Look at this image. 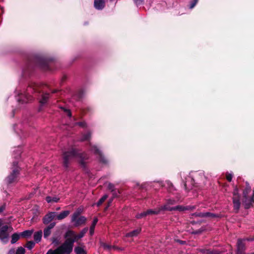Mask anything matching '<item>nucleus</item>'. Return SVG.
Returning <instances> with one entry per match:
<instances>
[{"label":"nucleus","instance_id":"14","mask_svg":"<svg viewBox=\"0 0 254 254\" xmlns=\"http://www.w3.org/2000/svg\"><path fill=\"white\" fill-rule=\"evenodd\" d=\"M105 6L104 0H94V6L97 9H102Z\"/></svg>","mask_w":254,"mask_h":254},{"label":"nucleus","instance_id":"5","mask_svg":"<svg viewBox=\"0 0 254 254\" xmlns=\"http://www.w3.org/2000/svg\"><path fill=\"white\" fill-rule=\"evenodd\" d=\"M12 230V228L7 225L2 226L0 228V240L3 243L8 241L9 233Z\"/></svg>","mask_w":254,"mask_h":254},{"label":"nucleus","instance_id":"11","mask_svg":"<svg viewBox=\"0 0 254 254\" xmlns=\"http://www.w3.org/2000/svg\"><path fill=\"white\" fill-rule=\"evenodd\" d=\"M56 216V213L55 212H51L48 213L43 218V223L47 224L51 222Z\"/></svg>","mask_w":254,"mask_h":254},{"label":"nucleus","instance_id":"24","mask_svg":"<svg viewBox=\"0 0 254 254\" xmlns=\"http://www.w3.org/2000/svg\"><path fill=\"white\" fill-rule=\"evenodd\" d=\"M20 236H20V234H17V233L13 234L11 236V244L15 243L19 240Z\"/></svg>","mask_w":254,"mask_h":254},{"label":"nucleus","instance_id":"23","mask_svg":"<svg viewBox=\"0 0 254 254\" xmlns=\"http://www.w3.org/2000/svg\"><path fill=\"white\" fill-rule=\"evenodd\" d=\"M33 233V230H26L20 233V236L23 237L28 238L30 237Z\"/></svg>","mask_w":254,"mask_h":254},{"label":"nucleus","instance_id":"32","mask_svg":"<svg viewBox=\"0 0 254 254\" xmlns=\"http://www.w3.org/2000/svg\"><path fill=\"white\" fill-rule=\"evenodd\" d=\"M61 109L64 112H65V113H66L67 115L69 117H71V113L70 112V111L66 109V108L65 107H61Z\"/></svg>","mask_w":254,"mask_h":254},{"label":"nucleus","instance_id":"35","mask_svg":"<svg viewBox=\"0 0 254 254\" xmlns=\"http://www.w3.org/2000/svg\"><path fill=\"white\" fill-rule=\"evenodd\" d=\"M133 1L137 6L141 5L143 3V0H133Z\"/></svg>","mask_w":254,"mask_h":254},{"label":"nucleus","instance_id":"27","mask_svg":"<svg viewBox=\"0 0 254 254\" xmlns=\"http://www.w3.org/2000/svg\"><path fill=\"white\" fill-rule=\"evenodd\" d=\"M88 230V228L87 227L84 228L78 235H77V237L78 238V240L84 236V235L87 233Z\"/></svg>","mask_w":254,"mask_h":254},{"label":"nucleus","instance_id":"33","mask_svg":"<svg viewBox=\"0 0 254 254\" xmlns=\"http://www.w3.org/2000/svg\"><path fill=\"white\" fill-rule=\"evenodd\" d=\"M205 217L213 218V217H217V216L216 214H215L214 213L208 212H205Z\"/></svg>","mask_w":254,"mask_h":254},{"label":"nucleus","instance_id":"13","mask_svg":"<svg viewBox=\"0 0 254 254\" xmlns=\"http://www.w3.org/2000/svg\"><path fill=\"white\" fill-rule=\"evenodd\" d=\"M163 209H167V211H174V210H178L180 211H184V210L186 209L184 207L181 206V205H178L175 207H171V206H167V205L164 206L163 207Z\"/></svg>","mask_w":254,"mask_h":254},{"label":"nucleus","instance_id":"30","mask_svg":"<svg viewBox=\"0 0 254 254\" xmlns=\"http://www.w3.org/2000/svg\"><path fill=\"white\" fill-rule=\"evenodd\" d=\"M251 187L248 186L243 191V197H246V196H247V195L251 192Z\"/></svg>","mask_w":254,"mask_h":254},{"label":"nucleus","instance_id":"6","mask_svg":"<svg viewBox=\"0 0 254 254\" xmlns=\"http://www.w3.org/2000/svg\"><path fill=\"white\" fill-rule=\"evenodd\" d=\"M17 164L16 161H14L13 163L12 173L8 176L6 179L7 183L9 184L14 182L19 174V169L17 166Z\"/></svg>","mask_w":254,"mask_h":254},{"label":"nucleus","instance_id":"19","mask_svg":"<svg viewBox=\"0 0 254 254\" xmlns=\"http://www.w3.org/2000/svg\"><path fill=\"white\" fill-rule=\"evenodd\" d=\"M176 203V201L174 199H168L166 201V203L163 206H161V210H167V209H163L165 206H170L171 205H174Z\"/></svg>","mask_w":254,"mask_h":254},{"label":"nucleus","instance_id":"40","mask_svg":"<svg viewBox=\"0 0 254 254\" xmlns=\"http://www.w3.org/2000/svg\"><path fill=\"white\" fill-rule=\"evenodd\" d=\"M102 246L105 249H108V250H109L111 249V247L109 245H108V244H104L103 243L102 244Z\"/></svg>","mask_w":254,"mask_h":254},{"label":"nucleus","instance_id":"22","mask_svg":"<svg viewBox=\"0 0 254 254\" xmlns=\"http://www.w3.org/2000/svg\"><path fill=\"white\" fill-rule=\"evenodd\" d=\"M91 136V133L90 132L88 131L85 133L82 134L81 137L80 139V140L81 141L88 140Z\"/></svg>","mask_w":254,"mask_h":254},{"label":"nucleus","instance_id":"21","mask_svg":"<svg viewBox=\"0 0 254 254\" xmlns=\"http://www.w3.org/2000/svg\"><path fill=\"white\" fill-rule=\"evenodd\" d=\"M98 220L97 218H94L92 222V225L90 226L89 232L90 235L91 236L94 234V229L96 225L97 224V223L98 222Z\"/></svg>","mask_w":254,"mask_h":254},{"label":"nucleus","instance_id":"16","mask_svg":"<svg viewBox=\"0 0 254 254\" xmlns=\"http://www.w3.org/2000/svg\"><path fill=\"white\" fill-rule=\"evenodd\" d=\"M141 232V228H138L136 230H134L130 232L127 233L126 235V237H133L136 236L138 234L140 233Z\"/></svg>","mask_w":254,"mask_h":254},{"label":"nucleus","instance_id":"45","mask_svg":"<svg viewBox=\"0 0 254 254\" xmlns=\"http://www.w3.org/2000/svg\"><path fill=\"white\" fill-rule=\"evenodd\" d=\"M2 224V221L1 219H0V228L1 227Z\"/></svg>","mask_w":254,"mask_h":254},{"label":"nucleus","instance_id":"3","mask_svg":"<svg viewBox=\"0 0 254 254\" xmlns=\"http://www.w3.org/2000/svg\"><path fill=\"white\" fill-rule=\"evenodd\" d=\"M75 158L79 159V162L81 165L85 166L84 160L88 158L87 154L78 152L74 149H72L70 151L65 152L63 154V164L65 168H67L70 162Z\"/></svg>","mask_w":254,"mask_h":254},{"label":"nucleus","instance_id":"8","mask_svg":"<svg viewBox=\"0 0 254 254\" xmlns=\"http://www.w3.org/2000/svg\"><path fill=\"white\" fill-rule=\"evenodd\" d=\"M91 150L94 154H95L97 155H98L99 159L100 162H102L103 163H105V164L107 163V159L104 157V156H103L102 152L97 148V147L96 146H95V145L92 146L91 147Z\"/></svg>","mask_w":254,"mask_h":254},{"label":"nucleus","instance_id":"9","mask_svg":"<svg viewBox=\"0 0 254 254\" xmlns=\"http://www.w3.org/2000/svg\"><path fill=\"white\" fill-rule=\"evenodd\" d=\"M50 95L47 93H42L41 97L39 98L40 107L39 111L42 110V107L47 103L48 99L49 98Z\"/></svg>","mask_w":254,"mask_h":254},{"label":"nucleus","instance_id":"1","mask_svg":"<svg viewBox=\"0 0 254 254\" xmlns=\"http://www.w3.org/2000/svg\"><path fill=\"white\" fill-rule=\"evenodd\" d=\"M77 237L74 231H67L65 234V242L55 250H49L46 254H70L72 251L74 243L78 241Z\"/></svg>","mask_w":254,"mask_h":254},{"label":"nucleus","instance_id":"26","mask_svg":"<svg viewBox=\"0 0 254 254\" xmlns=\"http://www.w3.org/2000/svg\"><path fill=\"white\" fill-rule=\"evenodd\" d=\"M60 198L59 197L54 196V197H51V196H47L46 198V201L48 203L54 202H57L59 200Z\"/></svg>","mask_w":254,"mask_h":254},{"label":"nucleus","instance_id":"25","mask_svg":"<svg viewBox=\"0 0 254 254\" xmlns=\"http://www.w3.org/2000/svg\"><path fill=\"white\" fill-rule=\"evenodd\" d=\"M74 252L76 254H86L83 248L80 247H76L74 248Z\"/></svg>","mask_w":254,"mask_h":254},{"label":"nucleus","instance_id":"10","mask_svg":"<svg viewBox=\"0 0 254 254\" xmlns=\"http://www.w3.org/2000/svg\"><path fill=\"white\" fill-rule=\"evenodd\" d=\"M254 203V192L253 193V196L249 198L248 196L246 197H244V200L243 201V204L245 206V208L246 209H248L251 207L253 204Z\"/></svg>","mask_w":254,"mask_h":254},{"label":"nucleus","instance_id":"20","mask_svg":"<svg viewBox=\"0 0 254 254\" xmlns=\"http://www.w3.org/2000/svg\"><path fill=\"white\" fill-rule=\"evenodd\" d=\"M198 251L204 254H219L218 251H210L209 250L200 249L198 250Z\"/></svg>","mask_w":254,"mask_h":254},{"label":"nucleus","instance_id":"2","mask_svg":"<svg viewBox=\"0 0 254 254\" xmlns=\"http://www.w3.org/2000/svg\"><path fill=\"white\" fill-rule=\"evenodd\" d=\"M41 92V86L35 83L31 84L26 89H22L19 86L15 90V93L17 95V101L21 104L26 103L32 100L33 98L30 95V93Z\"/></svg>","mask_w":254,"mask_h":254},{"label":"nucleus","instance_id":"4","mask_svg":"<svg viewBox=\"0 0 254 254\" xmlns=\"http://www.w3.org/2000/svg\"><path fill=\"white\" fill-rule=\"evenodd\" d=\"M81 209H78L72 215L71 221L75 227H78L84 224L86 221V218L83 216H80Z\"/></svg>","mask_w":254,"mask_h":254},{"label":"nucleus","instance_id":"15","mask_svg":"<svg viewBox=\"0 0 254 254\" xmlns=\"http://www.w3.org/2000/svg\"><path fill=\"white\" fill-rule=\"evenodd\" d=\"M42 236V232L41 230L36 232L34 234V239L36 243L40 242Z\"/></svg>","mask_w":254,"mask_h":254},{"label":"nucleus","instance_id":"47","mask_svg":"<svg viewBox=\"0 0 254 254\" xmlns=\"http://www.w3.org/2000/svg\"><path fill=\"white\" fill-rule=\"evenodd\" d=\"M252 254H254V253H252Z\"/></svg>","mask_w":254,"mask_h":254},{"label":"nucleus","instance_id":"42","mask_svg":"<svg viewBox=\"0 0 254 254\" xmlns=\"http://www.w3.org/2000/svg\"><path fill=\"white\" fill-rule=\"evenodd\" d=\"M196 215L201 217H205V212L199 213Z\"/></svg>","mask_w":254,"mask_h":254},{"label":"nucleus","instance_id":"34","mask_svg":"<svg viewBox=\"0 0 254 254\" xmlns=\"http://www.w3.org/2000/svg\"><path fill=\"white\" fill-rule=\"evenodd\" d=\"M146 215V214L145 213V211H144L143 212H141L140 213H138L136 215V218L137 219H140L141 218H143L144 217H145Z\"/></svg>","mask_w":254,"mask_h":254},{"label":"nucleus","instance_id":"41","mask_svg":"<svg viewBox=\"0 0 254 254\" xmlns=\"http://www.w3.org/2000/svg\"><path fill=\"white\" fill-rule=\"evenodd\" d=\"M52 243L56 245L59 244V241L55 238H52Z\"/></svg>","mask_w":254,"mask_h":254},{"label":"nucleus","instance_id":"39","mask_svg":"<svg viewBox=\"0 0 254 254\" xmlns=\"http://www.w3.org/2000/svg\"><path fill=\"white\" fill-rule=\"evenodd\" d=\"M198 0H193V1L191 2L190 5V8H192L197 2Z\"/></svg>","mask_w":254,"mask_h":254},{"label":"nucleus","instance_id":"29","mask_svg":"<svg viewBox=\"0 0 254 254\" xmlns=\"http://www.w3.org/2000/svg\"><path fill=\"white\" fill-rule=\"evenodd\" d=\"M35 243L32 241H29L27 243L25 247L29 250L32 249L35 246Z\"/></svg>","mask_w":254,"mask_h":254},{"label":"nucleus","instance_id":"46","mask_svg":"<svg viewBox=\"0 0 254 254\" xmlns=\"http://www.w3.org/2000/svg\"><path fill=\"white\" fill-rule=\"evenodd\" d=\"M248 240L249 241H253V240H254V238L252 239H249Z\"/></svg>","mask_w":254,"mask_h":254},{"label":"nucleus","instance_id":"36","mask_svg":"<svg viewBox=\"0 0 254 254\" xmlns=\"http://www.w3.org/2000/svg\"><path fill=\"white\" fill-rule=\"evenodd\" d=\"M76 125H78L79 126L82 127H86V123L84 122H77L75 123Z\"/></svg>","mask_w":254,"mask_h":254},{"label":"nucleus","instance_id":"18","mask_svg":"<svg viewBox=\"0 0 254 254\" xmlns=\"http://www.w3.org/2000/svg\"><path fill=\"white\" fill-rule=\"evenodd\" d=\"M69 214V211L68 210L64 211L61 212L59 215H56L57 219L58 220H62L65 218Z\"/></svg>","mask_w":254,"mask_h":254},{"label":"nucleus","instance_id":"38","mask_svg":"<svg viewBox=\"0 0 254 254\" xmlns=\"http://www.w3.org/2000/svg\"><path fill=\"white\" fill-rule=\"evenodd\" d=\"M232 174H227L226 175V178H227V180L229 181V182H231L232 181Z\"/></svg>","mask_w":254,"mask_h":254},{"label":"nucleus","instance_id":"37","mask_svg":"<svg viewBox=\"0 0 254 254\" xmlns=\"http://www.w3.org/2000/svg\"><path fill=\"white\" fill-rule=\"evenodd\" d=\"M107 187H108V189L109 190H110L111 191H114V186L113 184H112L111 183H109Z\"/></svg>","mask_w":254,"mask_h":254},{"label":"nucleus","instance_id":"43","mask_svg":"<svg viewBox=\"0 0 254 254\" xmlns=\"http://www.w3.org/2000/svg\"><path fill=\"white\" fill-rule=\"evenodd\" d=\"M5 207V206L4 204L0 206V213L2 212L4 210Z\"/></svg>","mask_w":254,"mask_h":254},{"label":"nucleus","instance_id":"7","mask_svg":"<svg viewBox=\"0 0 254 254\" xmlns=\"http://www.w3.org/2000/svg\"><path fill=\"white\" fill-rule=\"evenodd\" d=\"M233 202L234 209L236 211H238L240 208V201L238 189L236 187L234 189L233 191Z\"/></svg>","mask_w":254,"mask_h":254},{"label":"nucleus","instance_id":"31","mask_svg":"<svg viewBox=\"0 0 254 254\" xmlns=\"http://www.w3.org/2000/svg\"><path fill=\"white\" fill-rule=\"evenodd\" d=\"M25 249L23 248L20 247L18 248L16 251L15 254H25Z\"/></svg>","mask_w":254,"mask_h":254},{"label":"nucleus","instance_id":"44","mask_svg":"<svg viewBox=\"0 0 254 254\" xmlns=\"http://www.w3.org/2000/svg\"><path fill=\"white\" fill-rule=\"evenodd\" d=\"M15 251L14 250H11L9 251L8 254H14Z\"/></svg>","mask_w":254,"mask_h":254},{"label":"nucleus","instance_id":"17","mask_svg":"<svg viewBox=\"0 0 254 254\" xmlns=\"http://www.w3.org/2000/svg\"><path fill=\"white\" fill-rule=\"evenodd\" d=\"M161 211H162V210H161V207L158 208H156L154 210H152V209H148L147 210V211H145V213L146 214V215H156V214H158V213H159V212Z\"/></svg>","mask_w":254,"mask_h":254},{"label":"nucleus","instance_id":"12","mask_svg":"<svg viewBox=\"0 0 254 254\" xmlns=\"http://www.w3.org/2000/svg\"><path fill=\"white\" fill-rule=\"evenodd\" d=\"M55 226V223H51L44 230V237L47 238L51 233V229Z\"/></svg>","mask_w":254,"mask_h":254},{"label":"nucleus","instance_id":"28","mask_svg":"<svg viewBox=\"0 0 254 254\" xmlns=\"http://www.w3.org/2000/svg\"><path fill=\"white\" fill-rule=\"evenodd\" d=\"M108 198V195L107 194L104 195L97 202V205L98 206H100L104 201L105 200Z\"/></svg>","mask_w":254,"mask_h":254}]
</instances>
